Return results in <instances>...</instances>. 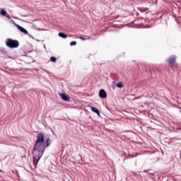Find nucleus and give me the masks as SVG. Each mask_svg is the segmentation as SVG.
I'll return each instance as SVG.
<instances>
[{
    "label": "nucleus",
    "instance_id": "f257e3e1",
    "mask_svg": "<svg viewBox=\"0 0 181 181\" xmlns=\"http://www.w3.org/2000/svg\"><path fill=\"white\" fill-rule=\"evenodd\" d=\"M45 149L46 144H45V136L42 134H40L37 136V141L34 146V159H36V156H37L38 160H40V158L43 156Z\"/></svg>",
    "mask_w": 181,
    "mask_h": 181
},
{
    "label": "nucleus",
    "instance_id": "f03ea898",
    "mask_svg": "<svg viewBox=\"0 0 181 181\" xmlns=\"http://www.w3.org/2000/svg\"><path fill=\"white\" fill-rule=\"evenodd\" d=\"M6 45L7 47H10V49H16L19 47V42L12 39H7L6 40Z\"/></svg>",
    "mask_w": 181,
    "mask_h": 181
},
{
    "label": "nucleus",
    "instance_id": "7ed1b4c3",
    "mask_svg": "<svg viewBox=\"0 0 181 181\" xmlns=\"http://www.w3.org/2000/svg\"><path fill=\"white\" fill-rule=\"evenodd\" d=\"M59 95L64 101H70L71 98L67 93H59Z\"/></svg>",
    "mask_w": 181,
    "mask_h": 181
},
{
    "label": "nucleus",
    "instance_id": "20e7f679",
    "mask_svg": "<svg viewBox=\"0 0 181 181\" xmlns=\"http://www.w3.org/2000/svg\"><path fill=\"white\" fill-rule=\"evenodd\" d=\"M13 23L16 25V28L20 30V32H22V33H25V35H28V30L26 29L23 28V27L15 23V21H13Z\"/></svg>",
    "mask_w": 181,
    "mask_h": 181
},
{
    "label": "nucleus",
    "instance_id": "39448f33",
    "mask_svg": "<svg viewBox=\"0 0 181 181\" xmlns=\"http://www.w3.org/2000/svg\"><path fill=\"white\" fill-rule=\"evenodd\" d=\"M168 63H170V64H175V62H176V56H171L168 59Z\"/></svg>",
    "mask_w": 181,
    "mask_h": 181
},
{
    "label": "nucleus",
    "instance_id": "423d86ee",
    "mask_svg": "<svg viewBox=\"0 0 181 181\" xmlns=\"http://www.w3.org/2000/svg\"><path fill=\"white\" fill-rule=\"evenodd\" d=\"M99 96L100 97V98H107V93H105V90H104V89L100 90Z\"/></svg>",
    "mask_w": 181,
    "mask_h": 181
},
{
    "label": "nucleus",
    "instance_id": "0eeeda50",
    "mask_svg": "<svg viewBox=\"0 0 181 181\" xmlns=\"http://www.w3.org/2000/svg\"><path fill=\"white\" fill-rule=\"evenodd\" d=\"M90 107L91 108L92 111L93 112H95V114H97L98 115V117H100V110H98V109H97V107H93L92 106H90Z\"/></svg>",
    "mask_w": 181,
    "mask_h": 181
},
{
    "label": "nucleus",
    "instance_id": "6e6552de",
    "mask_svg": "<svg viewBox=\"0 0 181 181\" xmlns=\"http://www.w3.org/2000/svg\"><path fill=\"white\" fill-rule=\"evenodd\" d=\"M7 14L8 13L6 12V11H5V9L0 8V15H2V16H6Z\"/></svg>",
    "mask_w": 181,
    "mask_h": 181
},
{
    "label": "nucleus",
    "instance_id": "1a4fd4ad",
    "mask_svg": "<svg viewBox=\"0 0 181 181\" xmlns=\"http://www.w3.org/2000/svg\"><path fill=\"white\" fill-rule=\"evenodd\" d=\"M58 36H59V37H62L63 39H67V35H66L63 33H59L58 34Z\"/></svg>",
    "mask_w": 181,
    "mask_h": 181
},
{
    "label": "nucleus",
    "instance_id": "9d476101",
    "mask_svg": "<svg viewBox=\"0 0 181 181\" xmlns=\"http://www.w3.org/2000/svg\"><path fill=\"white\" fill-rule=\"evenodd\" d=\"M117 87L118 88H122V87H124V83H122V82H118Z\"/></svg>",
    "mask_w": 181,
    "mask_h": 181
},
{
    "label": "nucleus",
    "instance_id": "9b49d317",
    "mask_svg": "<svg viewBox=\"0 0 181 181\" xmlns=\"http://www.w3.org/2000/svg\"><path fill=\"white\" fill-rule=\"evenodd\" d=\"M52 141H50V139H47L46 141V146H49L50 145Z\"/></svg>",
    "mask_w": 181,
    "mask_h": 181
},
{
    "label": "nucleus",
    "instance_id": "f8f14e48",
    "mask_svg": "<svg viewBox=\"0 0 181 181\" xmlns=\"http://www.w3.org/2000/svg\"><path fill=\"white\" fill-rule=\"evenodd\" d=\"M77 45V42L73 41L70 43V46H76Z\"/></svg>",
    "mask_w": 181,
    "mask_h": 181
},
{
    "label": "nucleus",
    "instance_id": "ddd939ff",
    "mask_svg": "<svg viewBox=\"0 0 181 181\" xmlns=\"http://www.w3.org/2000/svg\"><path fill=\"white\" fill-rule=\"evenodd\" d=\"M51 62H53L54 63V62H56V58H54V57H51Z\"/></svg>",
    "mask_w": 181,
    "mask_h": 181
},
{
    "label": "nucleus",
    "instance_id": "4468645a",
    "mask_svg": "<svg viewBox=\"0 0 181 181\" xmlns=\"http://www.w3.org/2000/svg\"><path fill=\"white\" fill-rule=\"evenodd\" d=\"M79 39H81V40H86V39L83 37H80Z\"/></svg>",
    "mask_w": 181,
    "mask_h": 181
},
{
    "label": "nucleus",
    "instance_id": "2eb2a0df",
    "mask_svg": "<svg viewBox=\"0 0 181 181\" xmlns=\"http://www.w3.org/2000/svg\"><path fill=\"white\" fill-rule=\"evenodd\" d=\"M4 16H6L8 18V19H11V16L9 15H6Z\"/></svg>",
    "mask_w": 181,
    "mask_h": 181
},
{
    "label": "nucleus",
    "instance_id": "dca6fc26",
    "mask_svg": "<svg viewBox=\"0 0 181 181\" xmlns=\"http://www.w3.org/2000/svg\"><path fill=\"white\" fill-rule=\"evenodd\" d=\"M180 159H181V150L180 151Z\"/></svg>",
    "mask_w": 181,
    "mask_h": 181
},
{
    "label": "nucleus",
    "instance_id": "f3484780",
    "mask_svg": "<svg viewBox=\"0 0 181 181\" xmlns=\"http://www.w3.org/2000/svg\"><path fill=\"white\" fill-rule=\"evenodd\" d=\"M0 172H2V170L0 169Z\"/></svg>",
    "mask_w": 181,
    "mask_h": 181
}]
</instances>
